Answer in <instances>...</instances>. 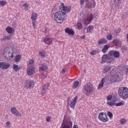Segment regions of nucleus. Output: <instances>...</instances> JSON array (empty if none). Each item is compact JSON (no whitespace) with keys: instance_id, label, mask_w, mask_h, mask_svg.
<instances>
[{"instance_id":"nucleus-1","label":"nucleus","mask_w":128,"mask_h":128,"mask_svg":"<svg viewBox=\"0 0 128 128\" xmlns=\"http://www.w3.org/2000/svg\"><path fill=\"white\" fill-rule=\"evenodd\" d=\"M114 50H110L108 54H104L102 58L100 64H112L114 62Z\"/></svg>"},{"instance_id":"nucleus-2","label":"nucleus","mask_w":128,"mask_h":128,"mask_svg":"<svg viewBox=\"0 0 128 128\" xmlns=\"http://www.w3.org/2000/svg\"><path fill=\"white\" fill-rule=\"evenodd\" d=\"M16 48H6L4 50L3 56L7 60H14V56H16Z\"/></svg>"},{"instance_id":"nucleus-3","label":"nucleus","mask_w":128,"mask_h":128,"mask_svg":"<svg viewBox=\"0 0 128 128\" xmlns=\"http://www.w3.org/2000/svg\"><path fill=\"white\" fill-rule=\"evenodd\" d=\"M66 12L62 11H58L54 14V20L56 22L62 24L64 20L66 18Z\"/></svg>"},{"instance_id":"nucleus-4","label":"nucleus","mask_w":128,"mask_h":128,"mask_svg":"<svg viewBox=\"0 0 128 128\" xmlns=\"http://www.w3.org/2000/svg\"><path fill=\"white\" fill-rule=\"evenodd\" d=\"M122 76V70H116L115 72H110V82H119Z\"/></svg>"},{"instance_id":"nucleus-5","label":"nucleus","mask_w":128,"mask_h":128,"mask_svg":"<svg viewBox=\"0 0 128 128\" xmlns=\"http://www.w3.org/2000/svg\"><path fill=\"white\" fill-rule=\"evenodd\" d=\"M118 94L122 100L128 98V88L126 87H121L118 90Z\"/></svg>"},{"instance_id":"nucleus-6","label":"nucleus","mask_w":128,"mask_h":128,"mask_svg":"<svg viewBox=\"0 0 128 128\" xmlns=\"http://www.w3.org/2000/svg\"><path fill=\"white\" fill-rule=\"evenodd\" d=\"M86 2V8H94L96 6V2H94L90 1V0H80V4L82 6Z\"/></svg>"},{"instance_id":"nucleus-7","label":"nucleus","mask_w":128,"mask_h":128,"mask_svg":"<svg viewBox=\"0 0 128 128\" xmlns=\"http://www.w3.org/2000/svg\"><path fill=\"white\" fill-rule=\"evenodd\" d=\"M24 88H27V90H30V88H33L34 86V82L32 80H26L24 83Z\"/></svg>"},{"instance_id":"nucleus-8","label":"nucleus","mask_w":128,"mask_h":128,"mask_svg":"<svg viewBox=\"0 0 128 128\" xmlns=\"http://www.w3.org/2000/svg\"><path fill=\"white\" fill-rule=\"evenodd\" d=\"M36 72V68L34 66H30L26 70V74L28 76H34Z\"/></svg>"},{"instance_id":"nucleus-9","label":"nucleus","mask_w":128,"mask_h":128,"mask_svg":"<svg viewBox=\"0 0 128 128\" xmlns=\"http://www.w3.org/2000/svg\"><path fill=\"white\" fill-rule=\"evenodd\" d=\"M98 118H99L100 120L104 122H108V116H106V114L104 112H102L99 114L98 116Z\"/></svg>"},{"instance_id":"nucleus-10","label":"nucleus","mask_w":128,"mask_h":128,"mask_svg":"<svg viewBox=\"0 0 128 128\" xmlns=\"http://www.w3.org/2000/svg\"><path fill=\"white\" fill-rule=\"evenodd\" d=\"M37 18L38 14H36V12H32V14L31 20H32V24L34 28H36V24Z\"/></svg>"},{"instance_id":"nucleus-11","label":"nucleus","mask_w":128,"mask_h":128,"mask_svg":"<svg viewBox=\"0 0 128 128\" xmlns=\"http://www.w3.org/2000/svg\"><path fill=\"white\" fill-rule=\"evenodd\" d=\"M84 90L86 92H92L94 90V86L90 83H88L84 85Z\"/></svg>"},{"instance_id":"nucleus-12","label":"nucleus","mask_w":128,"mask_h":128,"mask_svg":"<svg viewBox=\"0 0 128 128\" xmlns=\"http://www.w3.org/2000/svg\"><path fill=\"white\" fill-rule=\"evenodd\" d=\"M60 8H62V10L65 12L66 14V12H70V10H72V6H66L64 3L61 4Z\"/></svg>"},{"instance_id":"nucleus-13","label":"nucleus","mask_w":128,"mask_h":128,"mask_svg":"<svg viewBox=\"0 0 128 128\" xmlns=\"http://www.w3.org/2000/svg\"><path fill=\"white\" fill-rule=\"evenodd\" d=\"M10 112L12 114H14V116H16L20 117L22 116V114L18 110L16 109V107H12L10 109Z\"/></svg>"},{"instance_id":"nucleus-14","label":"nucleus","mask_w":128,"mask_h":128,"mask_svg":"<svg viewBox=\"0 0 128 128\" xmlns=\"http://www.w3.org/2000/svg\"><path fill=\"white\" fill-rule=\"evenodd\" d=\"M122 2L120 0H112L111 6L112 8H118L120 4Z\"/></svg>"},{"instance_id":"nucleus-15","label":"nucleus","mask_w":128,"mask_h":128,"mask_svg":"<svg viewBox=\"0 0 128 128\" xmlns=\"http://www.w3.org/2000/svg\"><path fill=\"white\" fill-rule=\"evenodd\" d=\"M78 102V96H75L74 99L72 100L70 102V107L71 108H74L76 104Z\"/></svg>"},{"instance_id":"nucleus-16","label":"nucleus","mask_w":128,"mask_h":128,"mask_svg":"<svg viewBox=\"0 0 128 128\" xmlns=\"http://www.w3.org/2000/svg\"><path fill=\"white\" fill-rule=\"evenodd\" d=\"M48 86H50V83H46L43 86H42L41 92L42 94H44L46 92V91L48 89Z\"/></svg>"},{"instance_id":"nucleus-17","label":"nucleus","mask_w":128,"mask_h":128,"mask_svg":"<svg viewBox=\"0 0 128 128\" xmlns=\"http://www.w3.org/2000/svg\"><path fill=\"white\" fill-rule=\"evenodd\" d=\"M94 18V16L90 15V18L88 19L86 18L84 20V24H86V26H88V24H90V22H92V20Z\"/></svg>"},{"instance_id":"nucleus-18","label":"nucleus","mask_w":128,"mask_h":128,"mask_svg":"<svg viewBox=\"0 0 128 128\" xmlns=\"http://www.w3.org/2000/svg\"><path fill=\"white\" fill-rule=\"evenodd\" d=\"M112 66H110V65L105 66L103 68V70H102L103 74H106L108 72H110V70H112Z\"/></svg>"},{"instance_id":"nucleus-19","label":"nucleus","mask_w":128,"mask_h":128,"mask_svg":"<svg viewBox=\"0 0 128 128\" xmlns=\"http://www.w3.org/2000/svg\"><path fill=\"white\" fill-rule=\"evenodd\" d=\"M16 52H18V51L16 52V54L14 56V60L15 62H20V58H22V56L20 54L17 55Z\"/></svg>"},{"instance_id":"nucleus-20","label":"nucleus","mask_w":128,"mask_h":128,"mask_svg":"<svg viewBox=\"0 0 128 128\" xmlns=\"http://www.w3.org/2000/svg\"><path fill=\"white\" fill-rule=\"evenodd\" d=\"M65 32L66 34H68L69 36H74V31L72 30L70 28H69L65 29Z\"/></svg>"},{"instance_id":"nucleus-21","label":"nucleus","mask_w":128,"mask_h":128,"mask_svg":"<svg viewBox=\"0 0 128 128\" xmlns=\"http://www.w3.org/2000/svg\"><path fill=\"white\" fill-rule=\"evenodd\" d=\"M108 44V40L106 38H103L100 39L98 40V44L100 46V44Z\"/></svg>"},{"instance_id":"nucleus-22","label":"nucleus","mask_w":128,"mask_h":128,"mask_svg":"<svg viewBox=\"0 0 128 128\" xmlns=\"http://www.w3.org/2000/svg\"><path fill=\"white\" fill-rule=\"evenodd\" d=\"M39 70L42 72H46L47 70H48V65L42 64L41 66L39 67Z\"/></svg>"},{"instance_id":"nucleus-23","label":"nucleus","mask_w":128,"mask_h":128,"mask_svg":"<svg viewBox=\"0 0 128 128\" xmlns=\"http://www.w3.org/2000/svg\"><path fill=\"white\" fill-rule=\"evenodd\" d=\"M112 44H114V46H118L120 44H122V42L120 41V40L118 39H114L112 42Z\"/></svg>"},{"instance_id":"nucleus-24","label":"nucleus","mask_w":128,"mask_h":128,"mask_svg":"<svg viewBox=\"0 0 128 128\" xmlns=\"http://www.w3.org/2000/svg\"><path fill=\"white\" fill-rule=\"evenodd\" d=\"M110 45L109 44H106L104 46V47L102 50V52H103V54H106V52H108V50L110 48Z\"/></svg>"},{"instance_id":"nucleus-25","label":"nucleus","mask_w":128,"mask_h":128,"mask_svg":"<svg viewBox=\"0 0 128 128\" xmlns=\"http://www.w3.org/2000/svg\"><path fill=\"white\" fill-rule=\"evenodd\" d=\"M44 42L46 44H50L52 42V40L50 38H46L44 39Z\"/></svg>"},{"instance_id":"nucleus-26","label":"nucleus","mask_w":128,"mask_h":128,"mask_svg":"<svg viewBox=\"0 0 128 128\" xmlns=\"http://www.w3.org/2000/svg\"><path fill=\"white\" fill-rule=\"evenodd\" d=\"M106 78H102V79L100 83L99 84L98 86V89L100 90V88H102L104 86V80Z\"/></svg>"},{"instance_id":"nucleus-27","label":"nucleus","mask_w":128,"mask_h":128,"mask_svg":"<svg viewBox=\"0 0 128 128\" xmlns=\"http://www.w3.org/2000/svg\"><path fill=\"white\" fill-rule=\"evenodd\" d=\"M10 64L6 62H4L3 70H8V68H10Z\"/></svg>"},{"instance_id":"nucleus-28","label":"nucleus","mask_w":128,"mask_h":128,"mask_svg":"<svg viewBox=\"0 0 128 128\" xmlns=\"http://www.w3.org/2000/svg\"><path fill=\"white\" fill-rule=\"evenodd\" d=\"M6 30L8 34H12V32H14V28H12V27L10 26H8L7 28H6Z\"/></svg>"},{"instance_id":"nucleus-29","label":"nucleus","mask_w":128,"mask_h":128,"mask_svg":"<svg viewBox=\"0 0 128 128\" xmlns=\"http://www.w3.org/2000/svg\"><path fill=\"white\" fill-rule=\"evenodd\" d=\"M20 68L18 67V65L16 64H13V70L14 72H18V70H20Z\"/></svg>"},{"instance_id":"nucleus-30","label":"nucleus","mask_w":128,"mask_h":128,"mask_svg":"<svg viewBox=\"0 0 128 128\" xmlns=\"http://www.w3.org/2000/svg\"><path fill=\"white\" fill-rule=\"evenodd\" d=\"M98 49H97L91 51V52H90V54H91V56H96V54H98Z\"/></svg>"},{"instance_id":"nucleus-31","label":"nucleus","mask_w":128,"mask_h":128,"mask_svg":"<svg viewBox=\"0 0 128 128\" xmlns=\"http://www.w3.org/2000/svg\"><path fill=\"white\" fill-rule=\"evenodd\" d=\"M120 32H122V28H118L116 29V30L114 31V33L116 34V36H118V34H120Z\"/></svg>"},{"instance_id":"nucleus-32","label":"nucleus","mask_w":128,"mask_h":128,"mask_svg":"<svg viewBox=\"0 0 128 128\" xmlns=\"http://www.w3.org/2000/svg\"><path fill=\"white\" fill-rule=\"evenodd\" d=\"M78 84H80V82H78V80H76L74 82L73 84V88H76Z\"/></svg>"},{"instance_id":"nucleus-33","label":"nucleus","mask_w":128,"mask_h":128,"mask_svg":"<svg viewBox=\"0 0 128 128\" xmlns=\"http://www.w3.org/2000/svg\"><path fill=\"white\" fill-rule=\"evenodd\" d=\"M113 58H120V52L118 51H114V54L113 56Z\"/></svg>"},{"instance_id":"nucleus-34","label":"nucleus","mask_w":128,"mask_h":128,"mask_svg":"<svg viewBox=\"0 0 128 128\" xmlns=\"http://www.w3.org/2000/svg\"><path fill=\"white\" fill-rule=\"evenodd\" d=\"M6 4H8V2L6 0H0V6H4Z\"/></svg>"},{"instance_id":"nucleus-35","label":"nucleus","mask_w":128,"mask_h":128,"mask_svg":"<svg viewBox=\"0 0 128 128\" xmlns=\"http://www.w3.org/2000/svg\"><path fill=\"white\" fill-rule=\"evenodd\" d=\"M92 30H94V27L92 26H88L87 28V32L90 34L92 32Z\"/></svg>"},{"instance_id":"nucleus-36","label":"nucleus","mask_w":128,"mask_h":128,"mask_svg":"<svg viewBox=\"0 0 128 128\" xmlns=\"http://www.w3.org/2000/svg\"><path fill=\"white\" fill-rule=\"evenodd\" d=\"M121 124H124L126 122V120L124 118H122L120 120Z\"/></svg>"},{"instance_id":"nucleus-37","label":"nucleus","mask_w":128,"mask_h":128,"mask_svg":"<svg viewBox=\"0 0 128 128\" xmlns=\"http://www.w3.org/2000/svg\"><path fill=\"white\" fill-rule=\"evenodd\" d=\"M122 70H123V72H126V74H128V66H124L122 68Z\"/></svg>"},{"instance_id":"nucleus-38","label":"nucleus","mask_w":128,"mask_h":128,"mask_svg":"<svg viewBox=\"0 0 128 128\" xmlns=\"http://www.w3.org/2000/svg\"><path fill=\"white\" fill-rule=\"evenodd\" d=\"M128 14L126 12H125L123 14L122 16V20H126V18H128Z\"/></svg>"},{"instance_id":"nucleus-39","label":"nucleus","mask_w":128,"mask_h":128,"mask_svg":"<svg viewBox=\"0 0 128 128\" xmlns=\"http://www.w3.org/2000/svg\"><path fill=\"white\" fill-rule=\"evenodd\" d=\"M39 54L40 56L46 58V55H44V50H42L41 52H39Z\"/></svg>"},{"instance_id":"nucleus-40","label":"nucleus","mask_w":128,"mask_h":128,"mask_svg":"<svg viewBox=\"0 0 128 128\" xmlns=\"http://www.w3.org/2000/svg\"><path fill=\"white\" fill-rule=\"evenodd\" d=\"M107 116H109L110 119L112 118L113 115L112 112L108 111L107 113Z\"/></svg>"},{"instance_id":"nucleus-41","label":"nucleus","mask_w":128,"mask_h":128,"mask_svg":"<svg viewBox=\"0 0 128 128\" xmlns=\"http://www.w3.org/2000/svg\"><path fill=\"white\" fill-rule=\"evenodd\" d=\"M124 103L122 102H120L116 104V106H124Z\"/></svg>"},{"instance_id":"nucleus-42","label":"nucleus","mask_w":128,"mask_h":128,"mask_svg":"<svg viewBox=\"0 0 128 128\" xmlns=\"http://www.w3.org/2000/svg\"><path fill=\"white\" fill-rule=\"evenodd\" d=\"M77 26L79 28L80 30L82 28V24L80 22H79L77 24Z\"/></svg>"},{"instance_id":"nucleus-43","label":"nucleus","mask_w":128,"mask_h":128,"mask_svg":"<svg viewBox=\"0 0 128 128\" xmlns=\"http://www.w3.org/2000/svg\"><path fill=\"white\" fill-rule=\"evenodd\" d=\"M106 38L108 40H112V35L110 34V35L107 36Z\"/></svg>"},{"instance_id":"nucleus-44","label":"nucleus","mask_w":128,"mask_h":128,"mask_svg":"<svg viewBox=\"0 0 128 128\" xmlns=\"http://www.w3.org/2000/svg\"><path fill=\"white\" fill-rule=\"evenodd\" d=\"M121 50L123 53L126 52V47L125 46H122Z\"/></svg>"},{"instance_id":"nucleus-45","label":"nucleus","mask_w":128,"mask_h":128,"mask_svg":"<svg viewBox=\"0 0 128 128\" xmlns=\"http://www.w3.org/2000/svg\"><path fill=\"white\" fill-rule=\"evenodd\" d=\"M4 62H0V68L4 70Z\"/></svg>"},{"instance_id":"nucleus-46","label":"nucleus","mask_w":128,"mask_h":128,"mask_svg":"<svg viewBox=\"0 0 128 128\" xmlns=\"http://www.w3.org/2000/svg\"><path fill=\"white\" fill-rule=\"evenodd\" d=\"M107 104L110 106H115L116 104V103H114L113 102H108Z\"/></svg>"},{"instance_id":"nucleus-47","label":"nucleus","mask_w":128,"mask_h":128,"mask_svg":"<svg viewBox=\"0 0 128 128\" xmlns=\"http://www.w3.org/2000/svg\"><path fill=\"white\" fill-rule=\"evenodd\" d=\"M14 31H13L12 33L10 34L8 36H9L10 38H12L14 36Z\"/></svg>"},{"instance_id":"nucleus-48","label":"nucleus","mask_w":128,"mask_h":128,"mask_svg":"<svg viewBox=\"0 0 128 128\" xmlns=\"http://www.w3.org/2000/svg\"><path fill=\"white\" fill-rule=\"evenodd\" d=\"M10 121H8L6 122V126L7 128H10Z\"/></svg>"},{"instance_id":"nucleus-49","label":"nucleus","mask_w":128,"mask_h":128,"mask_svg":"<svg viewBox=\"0 0 128 128\" xmlns=\"http://www.w3.org/2000/svg\"><path fill=\"white\" fill-rule=\"evenodd\" d=\"M34 62V60H29V64H33Z\"/></svg>"},{"instance_id":"nucleus-50","label":"nucleus","mask_w":128,"mask_h":128,"mask_svg":"<svg viewBox=\"0 0 128 128\" xmlns=\"http://www.w3.org/2000/svg\"><path fill=\"white\" fill-rule=\"evenodd\" d=\"M50 118H52V116H49L47 117V118H46V122H50Z\"/></svg>"},{"instance_id":"nucleus-51","label":"nucleus","mask_w":128,"mask_h":128,"mask_svg":"<svg viewBox=\"0 0 128 128\" xmlns=\"http://www.w3.org/2000/svg\"><path fill=\"white\" fill-rule=\"evenodd\" d=\"M112 98V96H109L107 97V100H111Z\"/></svg>"},{"instance_id":"nucleus-52","label":"nucleus","mask_w":128,"mask_h":128,"mask_svg":"<svg viewBox=\"0 0 128 128\" xmlns=\"http://www.w3.org/2000/svg\"><path fill=\"white\" fill-rule=\"evenodd\" d=\"M6 36H4L0 39L1 42H4V40H6Z\"/></svg>"},{"instance_id":"nucleus-53","label":"nucleus","mask_w":128,"mask_h":128,"mask_svg":"<svg viewBox=\"0 0 128 128\" xmlns=\"http://www.w3.org/2000/svg\"><path fill=\"white\" fill-rule=\"evenodd\" d=\"M23 6L26 8H26L28 6V4H23Z\"/></svg>"},{"instance_id":"nucleus-54","label":"nucleus","mask_w":128,"mask_h":128,"mask_svg":"<svg viewBox=\"0 0 128 128\" xmlns=\"http://www.w3.org/2000/svg\"><path fill=\"white\" fill-rule=\"evenodd\" d=\"M6 38L7 40H10L12 38H10V36H6Z\"/></svg>"},{"instance_id":"nucleus-55","label":"nucleus","mask_w":128,"mask_h":128,"mask_svg":"<svg viewBox=\"0 0 128 128\" xmlns=\"http://www.w3.org/2000/svg\"><path fill=\"white\" fill-rule=\"evenodd\" d=\"M66 70L65 69H62V74H64L66 72Z\"/></svg>"},{"instance_id":"nucleus-56","label":"nucleus","mask_w":128,"mask_h":128,"mask_svg":"<svg viewBox=\"0 0 128 128\" xmlns=\"http://www.w3.org/2000/svg\"><path fill=\"white\" fill-rule=\"evenodd\" d=\"M73 128H78V125L74 124L73 126Z\"/></svg>"},{"instance_id":"nucleus-57","label":"nucleus","mask_w":128,"mask_h":128,"mask_svg":"<svg viewBox=\"0 0 128 128\" xmlns=\"http://www.w3.org/2000/svg\"><path fill=\"white\" fill-rule=\"evenodd\" d=\"M84 38H86V36H82L80 37V38L82 40H84Z\"/></svg>"},{"instance_id":"nucleus-58","label":"nucleus","mask_w":128,"mask_h":128,"mask_svg":"<svg viewBox=\"0 0 128 128\" xmlns=\"http://www.w3.org/2000/svg\"><path fill=\"white\" fill-rule=\"evenodd\" d=\"M44 32H48V30H46V28L44 29Z\"/></svg>"},{"instance_id":"nucleus-59","label":"nucleus","mask_w":128,"mask_h":128,"mask_svg":"<svg viewBox=\"0 0 128 128\" xmlns=\"http://www.w3.org/2000/svg\"><path fill=\"white\" fill-rule=\"evenodd\" d=\"M114 102H116V101H114Z\"/></svg>"},{"instance_id":"nucleus-60","label":"nucleus","mask_w":128,"mask_h":128,"mask_svg":"<svg viewBox=\"0 0 128 128\" xmlns=\"http://www.w3.org/2000/svg\"><path fill=\"white\" fill-rule=\"evenodd\" d=\"M26 10H28V8H26Z\"/></svg>"}]
</instances>
